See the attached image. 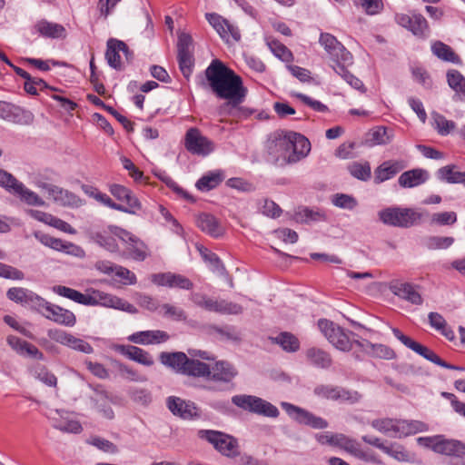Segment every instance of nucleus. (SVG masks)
Instances as JSON below:
<instances>
[{"instance_id":"1","label":"nucleus","mask_w":465,"mask_h":465,"mask_svg":"<svg viewBox=\"0 0 465 465\" xmlns=\"http://www.w3.org/2000/svg\"><path fill=\"white\" fill-rule=\"evenodd\" d=\"M204 74L205 79L200 83L203 87L207 84L217 97L228 100V105L235 107L242 103L246 89L242 78L220 60H213Z\"/></svg>"},{"instance_id":"2","label":"nucleus","mask_w":465,"mask_h":465,"mask_svg":"<svg viewBox=\"0 0 465 465\" xmlns=\"http://www.w3.org/2000/svg\"><path fill=\"white\" fill-rule=\"evenodd\" d=\"M427 215L426 211L401 207H389L379 212V218L384 224L401 228L414 226Z\"/></svg>"},{"instance_id":"3","label":"nucleus","mask_w":465,"mask_h":465,"mask_svg":"<svg viewBox=\"0 0 465 465\" xmlns=\"http://www.w3.org/2000/svg\"><path fill=\"white\" fill-rule=\"evenodd\" d=\"M189 300L196 307L223 315H238L243 312V308L238 303L226 300H215L198 292H191Z\"/></svg>"},{"instance_id":"4","label":"nucleus","mask_w":465,"mask_h":465,"mask_svg":"<svg viewBox=\"0 0 465 465\" xmlns=\"http://www.w3.org/2000/svg\"><path fill=\"white\" fill-rule=\"evenodd\" d=\"M0 186L8 193L16 195L20 200L28 205L45 206V202L35 192L25 187L12 173L0 169Z\"/></svg>"},{"instance_id":"5","label":"nucleus","mask_w":465,"mask_h":465,"mask_svg":"<svg viewBox=\"0 0 465 465\" xmlns=\"http://www.w3.org/2000/svg\"><path fill=\"white\" fill-rule=\"evenodd\" d=\"M420 441L425 440L430 442L431 449L440 454L454 456L450 465H465V460L460 457L465 456V444L454 440H443L440 438H420Z\"/></svg>"},{"instance_id":"6","label":"nucleus","mask_w":465,"mask_h":465,"mask_svg":"<svg viewBox=\"0 0 465 465\" xmlns=\"http://www.w3.org/2000/svg\"><path fill=\"white\" fill-rule=\"evenodd\" d=\"M392 333L402 344L424 359L449 370H463L461 367L450 364L441 360L433 351L403 334L399 329L393 328Z\"/></svg>"},{"instance_id":"7","label":"nucleus","mask_w":465,"mask_h":465,"mask_svg":"<svg viewBox=\"0 0 465 465\" xmlns=\"http://www.w3.org/2000/svg\"><path fill=\"white\" fill-rule=\"evenodd\" d=\"M200 437L208 440L224 456L236 457L240 454L238 441L232 436L218 430H201Z\"/></svg>"},{"instance_id":"8","label":"nucleus","mask_w":465,"mask_h":465,"mask_svg":"<svg viewBox=\"0 0 465 465\" xmlns=\"http://www.w3.org/2000/svg\"><path fill=\"white\" fill-rule=\"evenodd\" d=\"M318 327L326 339L337 350L349 351L352 349V342L344 329L326 319L318 322Z\"/></svg>"},{"instance_id":"9","label":"nucleus","mask_w":465,"mask_h":465,"mask_svg":"<svg viewBox=\"0 0 465 465\" xmlns=\"http://www.w3.org/2000/svg\"><path fill=\"white\" fill-rule=\"evenodd\" d=\"M114 232L117 234V238L125 244L130 258L134 261L143 262L150 256L148 246L141 239L122 228H115Z\"/></svg>"},{"instance_id":"10","label":"nucleus","mask_w":465,"mask_h":465,"mask_svg":"<svg viewBox=\"0 0 465 465\" xmlns=\"http://www.w3.org/2000/svg\"><path fill=\"white\" fill-rule=\"evenodd\" d=\"M319 43L325 49L335 64L338 63L352 64L351 54L334 35L329 33H322L320 35Z\"/></svg>"},{"instance_id":"11","label":"nucleus","mask_w":465,"mask_h":465,"mask_svg":"<svg viewBox=\"0 0 465 465\" xmlns=\"http://www.w3.org/2000/svg\"><path fill=\"white\" fill-rule=\"evenodd\" d=\"M184 146L191 153L202 156H206L214 150L213 143L194 127L187 130L184 137Z\"/></svg>"},{"instance_id":"12","label":"nucleus","mask_w":465,"mask_h":465,"mask_svg":"<svg viewBox=\"0 0 465 465\" xmlns=\"http://www.w3.org/2000/svg\"><path fill=\"white\" fill-rule=\"evenodd\" d=\"M281 406L292 419L301 424L313 429H325L328 427V422L324 419L315 416L301 407L284 401L281 403Z\"/></svg>"},{"instance_id":"13","label":"nucleus","mask_w":465,"mask_h":465,"mask_svg":"<svg viewBox=\"0 0 465 465\" xmlns=\"http://www.w3.org/2000/svg\"><path fill=\"white\" fill-rule=\"evenodd\" d=\"M35 237L43 245L51 248L54 251L61 252L74 257L83 258L85 255L84 249L71 242L63 241L59 238H54L47 233L35 232Z\"/></svg>"},{"instance_id":"14","label":"nucleus","mask_w":465,"mask_h":465,"mask_svg":"<svg viewBox=\"0 0 465 465\" xmlns=\"http://www.w3.org/2000/svg\"><path fill=\"white\" fill-rule=\"evenodd\" d=\"M290 136L291 132L283 135L274 134L268 140L267 150L275 162L289 163V156L292 154Z\"/></svg>"},{"instance_id":"15","label":"nucleus","mask_w":465,"mask_h":465,"mask_svg":"<svg viewBox=\"0 0 465 465\" xmlns=\"http://www.w3.org/2000/svg\"><path fill=\"white\" fill-rule=\"evenodd\" d=\"M48 337L64 346H67L73 350L90 354L94 351L93 347L87 341L83 339L77 338L73 334L61 330V329H50L47 331Z\"/></svg>"},{"instance_id":"16","label":"nucleus","mask_w":465,"mask_h":465,"mask_svg":"<svg viewBox=\"0 0 465 465\" xmlns=\"http://www.w3.org/2000/svg\"><path fill=\"white\" fill-rule=\"evenodd\" d=\"M89 298L94 302L93 303H86V305H102L104 307L114 308L127 312L129 313H136L137 309L128 302L127 301L119 298L115 295L109 294L101 291H94Z\"/></svg>"},{"instance_id":"17","label":"nucleus","mask_w":465,"mask_h":465,"mask_svg":"<svg viewBox=\"0 0 465 465\" xmlns=\"http://www.w3.org/2000/svg\"><path fill=\"white\" fill-rule=\"evenodd\" d=\"M39 309L44 310L42 313L46 319L53 321L57 324L66 327H74L76 323V317L74 312L58 305L52 304L45 299L44 303L41 304Z\"/></svg>"},{"instance_id":"18","label":"nucleus","mask_w":465,"mask_h":465,"mask_svg":"<svg viewBox=\"0 0 465 465\" xmlns=\"http://www.w3.org/2000/svg\"><path fill=\"white\" fill-rule=\"evenodd\" d=\"M395 19L400 25L409 29L414 35L420 38L429 36L430 28L427 20L421 15L397 14Z\"/></svg>"},{"instance_id":"19","label":"nucleus","mask_w":465,"mask_h":465,"mask_svg":"<svg viewBox=\"0 0 465 465\" xmlns=\"http://www.w3.org/2000/svg\"><path fill=\"white\" fill-rule=\"evenodd\" d=\"M0 118L18 124H30L34 121L33 114L11 103L0 101Z\"/></svg>"},{"instance_id":"20","label":"nucleus","mask_w":465,"mask_h":465,"mask_svg":"<svg viewBox=\"0 0 465 465\" xmlns=\"http://www.w3.org/2000/svg\"><path fill=\"white\" fill-rule=\"evenodd\" d=\"M121 54L125 56L127 62H129L133 57V54L130 52L124 42L114 38L109 39L107 41L105 58L108 64L116 70H120L122 68L123 63Z\"/></svg>"},{"instance_id":"21","label":"nucleus","mask_w":465,"mask_h":465,"mask_svg":"<svg viewBox=\"0 0 465 465\" xmlns=\"http://www.w3.org/2000/svg\"><path fill=\"white\" fill-rule=\"evenodd\" d=\"M314 394L322 399L355 402L359 400L357 392H351L341 387L320 384L313 390Z\"/></svg>"},{"instance_id":"22","label":"nucleus","mask_w":465,"mask_h":465,"mask_svg":"<svg viewBox=\"0 0 465 465\" xmlns=\"http://www.w3.org/2000/svg\"><path fill=\"white\" fill-rule=\"evenodd\" d=\"M151 281L158 286H163L168 288H178L181 290H191L193 287V282L178 273L173 272H160L153 273L151 275Z\"/></svg>"},{"instance_id":"23","label":"nucleus","mask_w":465,"mask_h":465,"mask_svg":"<svg viewBox=\"0 0 465 465\" xmlns=\"http://www.w3.org/2000/svg\"><path fill=\"white\" fill-rule=\"evenodd\" d=\"M166 406L174 416L183 420H191L199 416L198 408L193 402L176 396L168 397Z\"/></svg>"},{"instance_id":"24","label":"nucleus","mask_w":465,"mask_h":465,"mask_svg":"<svg viewBox=\"0 0 465 465\" xmlns=\"http://www.w3.org/2000/svg\"><path fill=\"white\" fill-rule=\"evenodd\" d=\"M205 16L209 24L222 38L228 40L231 36L235 41L240 40L241 34L239 29L228 20L215 13H208Z\"/></svg>"},{"instance_id":"25","label":"nucleus","mask_w":465,"mask_h":465,"mask_svg":"<svg viewBox=\"0 0 465 465\" xmlns=\"http://www.w3.org/2000/svg\"><path fill=\"white\" fill-rule=\"evenodd\" d=\"M238 375L235 366L227 361H218L210 367L209 380L223 384L231 383Z\"/></svg>"},{"instance_id":"26","label":"nucleus","mask_w":465,"mask_h":465,"mask_svg":"<svg viewBox=\"0 0 465 465\" xmlns=\"http://www.w3.org/2000/svg\"><path fill=\"white\" fill-rule=\"evenodd\" d=\"M390 291L401 299H403L411 304L421 305L423 299L417 290V286L409 283L394 281L390 283Z\"/></svg>"},{"instance_id":"27","label":"nucleus","mask_w":465,"mask_h":465,"mask_svg":"<svg viewBox=\"0 0 465 465\" xmlns=\"http://www.w3.org/2000/svg\"><path fill=\"white\" fill-rule=\"evenodd\" d=\"M6 296L9 300L20 303L22 305H27L33 308H38L41 304L44 303V299L30 290L21 288V287H13L10 288Z\"/></svg>"},{"instance_id":"28","label":"nucleus","mask_w":465,"mask_h":465,"mask_svg":"<svg viewBox=\"0 0 465 465\" xmlns=\"http://www.w3.org/2000/svg\"><path fill=\"white\" fill-rule=\"evenodd\" d=\"M292 154L289 156V163H295L307 156L311 150L309 140L302 134L291 132Z\"/></svg>"},{"instance_id":"29","label":"nucleus","mask_w":465,"mask_h":465,"mask_svg":"<svg viewBox=\"0 0 465 465\" xmlns=\"http://www.w3.org/2000/svg\"><path fill=\"white\" fill-rule=\"evenodd\" d=\"M168 340L169 334L161 330L137 331L128 337L129 341L142 345L159 344Z\"/></svg>"},{"instance_id":"30","label":"nucleus","mask_w":465,"mask_h":465,"mask_svg":"<svg viewBox=\"0 0 465 465\" xmlns=\"http://www.w3.org/2000/svg\"><path fill=\"white\" fill-rule=\"evenodd\" d=\"M197 227L204 233L218 238L224 233V228L220 221L210 213H201L196 218Z\"/></svg>"},{"instance_id":"31","label":"nucleus","mask_w":465,"mask_h":465,"mask_svg":"<svg viewBox=\"0 0 465 465\" xmlns=\"http://www.w3.org/2000/svg\"><path fill=\"white\" fill-rule=\"evenodd\" d=\"M114 350L128 359L144 366H152L154 362L149 352L134 345H115Z\"/></svg>"},{"instance_id":"32","label":"nucleus","mask_w":465,"mask_h":465,"mask_svg":"<svg viewBox=\"0 0 465 465\" xmlns=\"http://www.w3.org/2000/svg\"><path fill=\"white\" fill-rule=\"evenodd\" d=\"M429 172L421 169L415 168L403 172L398 179V183L402 188H413L423 184L429 180Z\"/></svg>"},{"instance_id":"33","label":"nucleus","mask_w":465,"mask_h":465,"mask_svg":"<svg viewBox=\"0 0 465 465\" xmlns=\"http://www.w3.org/2000/svg\"><path fill=\"white\" fill-rule=\"evenodd\" d=\"M305 358L311 365L319 369H328L332 364V359L330 353L317 347L307 349L305 351Z\"/></svg>"},{"instance_id":"34","label":"nucleus","mask_w":465,"mask_h":465,"mask_svg":"<svg viewBox=\"0 0 465 465\" xmlns=\"http://www.w3.org/2000/svg\"><path fill=\"white\" fill-rule=\"evenodd\" d=\"M162 364L171 368L175 372L183 374L185 369L188 357L184 352H162L159 356Z\"/></svg>"},{"instance_id":"35","label":"nucleus","mask_w":465,"mask_h":465,"mask_svg":"<svg viewBox=\"0 0 465 465\" xmlns=\"http://www.w3.org/2000/svg\"><path fill=\"white\" fill-rule=\"evenodd\" d=\"M115 228L117 227L110 226L108 230L92 233L93 241L111 252H117L118 244L116 242L117 234L114 232Z\"/></svg>"},{"instance_id":"36","label":"nucleus","mask_w":465,"mask_h":465,"mask_svg":"<svg viewBox=\"0 0 465 465\" xmlns=\"http://www.w3.org/2000/svg\"><path fill=\"white\" fill-rule=\"evenodd\" d=\"M404 168V165L398 161H386L382 163L374 172V182L376 183H383Z\"/></svg>"},{"instance_id":"37","label":"nucleus","mask_w":465,"mask_h":465,"mask_svg":"<svg viewBox=\"0 0 465 465\" xmlns=\"http://www.w3.org/2000/svg\"><path fill=\"white\" fill-rule=\"evenodd\" d=\"M55 413L59 415V417H51L52 426L63 432L67 433H81L83 430V427L81 423L76 420H70L63 416L64 411H60L58 410L55 411Z\"/></svg>"},{"instance_id":"38","label":"nucleus","mask_w":465,"mask_h":465,"mask_svg":"<svg viewBox=\"0 0 465 465\" xmlns=\"http://www.w3.org/2000/svg\"><path fill=\"white\" fill-rule=\"evenodd\" d=\"M427 425L420 420H397L396 436L405 437L427 430Z\"/></svg>"},{"instance_id":"39","label":"nucleus","mask_w":465,"mask_h":465,"mask_svg":"<svg viewBox=\"0 0 465 465\" xmlns=\"http://www.w3.org/2000/svg\"><path fill=\"white\" fill-rule=\"evenodd\" d=\"M456 165L450 164L440 168L437 173V178L448 183H462L465 185V171L456 170Z\"/></svg>"},{"instance_id":"40","label":"nucleus","mask_w":465,"mask_h":465,"mask_svg":"<svg viewBox=\"0 0 465 465\" xmlns=\"http://www.w3.org/2000/svg\"><path fill=\"white\" fill-rule=\"evenodd\" d=\"M35 30L43 36L60 38L65 36V29L62 25L41 20L35 25Z\"/></svg>"},{"instance_id":"41","label":"nucleus","mask_w":465,"mask_h":465,"mask_svg":"<svg viewBox=\"0 0 465 465\" xmlns=\"http://www.w3.org/2000/svg\"><path fill=\"white\" fill-rule=\"evenodd\" d=\"M431 52L440 60L453 64L460 63L459 55L455 54L450 46L441 41H435L431 44Z\"/></svg>"},{"instance_id":"42","label":"nucleus","mask_w":465,"mask_h":465,"mask_svg":"<svg viewBox=\"0 0 465 465\" xmlns=\"http://www.w3.org/2000/svg\"><path fill=\"white\" fill-rule=\"evenodd\" d=\"M111 402L112 399L107 391L104 390L95 391V408L105 419L108 420H112L114 417V411L110 406Z\"/></svg>"},{"instance_id":"43","label":"nucleus","mask_w":465,"mask_h":465,"mask_svg":"<svg viewBox=\"0 0 465 465\" xmlns=\"http://www.w3.org/2000/svg\"><path fill=\"white\" fill-rule=\"evenodd\" d=\"M447 81L449 86L455 91V96L459 100H465V77L455 69L449 70L447 73Z\"/></svg>"},{"instance_id":"44","label":"nucleus","mask_w":465,"mask_h":465,"mask_svg":"<svg viewBox=\"0 0 465 465\" xmlns=\"http://www.w3.org/2000/svg\"><path fill=\"white\" fill-rule=\"evenodd\" d=\"M183 375L209 380L210 366L199 360L189 359L186 362Z\"/></svg>"},{"instance_id":"45","label":"nucleus","mask_w":465,"mask_h":465,"mask_svg":"<svg viewBox=\"0 0 465 465\" xmlns=\"http://www.w3.org/2000/svg\"><path fill=\"white\" fill-rule=\"evenodd\" d=\"M343 450L361 460L367 462H379L374 453L363 450L361 444L354 439L350 438Z\"/></svg>"},{"instance_id":"46","label":"nucleus","mask_w":465,"mask_h":465,"mask_svg":"<svg viewBox=\"0 0 465 465\" xmlns=\"http://www.w3.org/2000/svg\"><path fill=\"white\" fill-rule=\"evenodd\" d=\"M53 290L58 295L70 299L79 304L86 305V303L94 302L91 298H89V294H84L74 289L66 286L56 285L54 286Z\"/></svg>"},{"instance_id":"47","label":"nucleus","mask_w":465,"mask_h":465,"mask_svg":"<svg viewBox=\"0 0 465 465\" xmlns=\"http://www.w3.org/2000/svg\"><path fill=\"white\" fill-rule=\"evenodd\" d=\"M111 364L117 375L124 379L129 380L131 381H143L145 380L144 378H142L136 371L121 362L120 361L114 360L112 361Z\"/></svg>"},{"instance_id":"48","label":"nucleus","mask_w":465,"mask_h":465,"mask_svg":"<svg viewBox=\"0 0 465 465\" xmlns=\"http://www.w3.org/2000/svg\"><path fill=\"white\" fill-rule=\"evenodd\" d=\"M428 319L430 325L433 329L440 331V333L447 339L452 340L454 338L453 331L447 327V322L441 314L438 312H430Z\"/></svg>"},{"instance_id":"49","label":"nucleus","mask_w":465,"mask_h":465,"mask_svg":"<svg viewBox=\"0 0 465 465\" xmlns=\"http://www.w3.org/2000/svg\"><path fill=\"white\" fill-rule=\"evenodd\" d=\"M431 118L433 127L440 135H448L456 127V124L453 121L446 119L445 116L439 113L433 112Z\"/></svg>"},{"instance_id":"50","label":"nucleus","mask_w":465,"mask_h":465,"mask_svg":"<svg viewBox=\"0 0 465 465\" xmlns=\"http://www.w3.org/2000/svg\"><path fill=\"white\" fill-rule=\"evenodd\" d=\"M159 314L176 322H183L187 319L186 312L183 308L171 303H163L160 307Z\"/></svg>"},{"instance_id":"51","label":"nucleus","mask_w":465,"mask_h":465,"mask_svg":"<svg viewBox=\"0 0 465 465\" xmlns=\"http://www.w3.org/2000/svg\"><path fill=\"white\" fill-rule=\"evenodd\" d=\"M372 428L390 437L396 436L397 420L389 418L376 419L371 422Z\"/></svg>"},{"instance_id":"52","label":"nucleus","mask_w":465,"mask_h":465,"mask_svg":"<svg viewBox=\"0 0 465 465\" xmlns=\"http://www.w3.org/2000/svg\"><path fill=\"white\" fill-rule=\"evenodd\" d=\"M272 341L289 352H294L300 347L298 339L289 332H282L277 337L273 338Z\"/></svg>"},{"instance_id":"53","label":"nucleus","mask_w":465,"mask_h":465,"mask_svg":"<svg viewBox=\"0 0 465 465\" xmlns=\"http://www.w3.org/2000/svg\"><path fill=\"white\" fill-rule=\"evenodd\" d=\"M223 181V175L221 173H211L203 175L196 183V187L200 191L207 192L217 187Z\"/></svg>"},{"instance_id":"54","label":"nucleus","mask_w":465,"mask_h":465,"mask_svg":"<svg viewBox=\"0 0 465 465\" xmlns=\"http://www.w3.org/2000/svg\"><path fill=\"white\" fill-rule=\"evenodd\" d=\"M258 398L259 397L253 396V395L239 394V395H234L232 398V402L235 406H237L244 411L254 413L255 409H256L255 408L256 403L260 402V401H258Z\"/></svg>"},{"instance_id":"55","label":"nucleus","mask_w":465,"mask_h":465,"mask_svg":"<svg viewBox=\"0 0 465 465\" xmlns=\"http://www.w3.org/2000/svg\"><path fill=\"white\" fill-rule=\"evenodd\" d=\"M455 240L450 236H430L425 241L429 250L448 249L454 243Z\"/></svg>"},{"instance_id":"56","label":"nucleus","mask_w":465,"mask_h":465,"mask_svg":"<svg viewBox=\"0 0 465 465\" xmlns=\"http://www.w3.org/2000/svg\"><path fill=\"white\" fill-rule=\"evenodd\" d=\"M55 203L62 206L79 207L82 200L74 193L61 188Z\"/></svg>"},{"instance_id":"57","label":"nucleus","mask_w":465,"mask_h":465,"mask_svg":"<svg viewBox=\"0 0 465 465\" xmlns=\"http://www.w3.org/2000/svg\"><path fill=\"white\" fill-rule=\"evenodd\" d=\"M349 173L355 178L367 181L371 178V170L369 163H352L348 167Z\"/></svg>"},{"instance_id":"58","label":"nucleus","mask_w":465,"mask_h":465,"mask_svg":"<svg viewBox=\"0 0 465 465\" xmlns=\"http://www.w3.org/2000/svg\"><path fill=\"white\" fill-rule=\"evenodd\" d=\"M87 443L96 447L98 450L105 453L116 454L119 451L114 443L101 437H91L87 440Z\"/></svg>"},{"instance_id":"59","label":"nucleus","mask_w":465,"mask_h":465,"mask_svg":"<svg viewBox=\"0 0 465 465\" xmlns=\"http://www.w3.org/2000/svg\"><path fill=\"white\" fill-rule=\"evenodd\" d=\"M177 59L179 63V68L185 78H188L193 67V56L192 54V51L183 52L177 54Z\"/></svg>"},{"instance_id":"60","label":"nucleus","mask_w":465,"mask_h":465,"mask_svg":"<svg viewBox=\"0 0 465 465\" xmlns=\"http://www.w3.org/2000/svg\"><path fill=\"white\" fill-rule=\"evenodd\" d=\"M258 401L260 402L256 403L255 414L270 418H277L279 416L280 412L276 406L260 397Z\"/></svg>"},{"instance_id":"61","label":"nucleus","mask_w":465,"mask_h":465,"mask_svg":"<svg viewBox=\"0 0 465 465\" xmlns=\"http://www.w3.org/2000/svg\"><path fill=\"white\" fill-rule=\"evenodd\" d=\"M24 88L27 94L36 95L38 90L50 89L45 80L30 76L28 80L25 81ZM53 90V88H51Z\"/></svg>"},{"instance_id":"62","label":"nucleus","mask_w":465,"mask_h":465,"mask_svg":"<svg viewBox=\"0 0 465 465\" xmlns=\"http://www.w3.org/2000/svg\"><path fill=\"white\" fill-rule=\"evenodd\" d=\"M367 346H368V348H371V351H370L369 355L371 357L386 359V360H391V359L395 358L394 351L386 345L372 343V345L367 344Z\"/></svg>"},{"instance_id":"63","label":"nucleus","mask_w":465,"mask_h":465,"mask_svg":"<svg viewBox=\"0 0 465 465\" xmlns=\"http://www.w3.org/2000/svg\"><path fill=\"white\" fill-rule=\"evenodd\" d=\"M331 202L335 206L347 210H352L357 206L356 199L351 195L344 193L333 195Z\"/></svg>"},{"instance_id":"64","label":"nucleus","mask_w":465,"mask_h":465,"mask_svg":"<svg viewBox=\"0 0 465 465\" xmlns=\"http://www.w3.org/2000/svg\"><path fill=\"white\" fill-rule=\"evenodd\" d=\"M371 134V141L374 144H387L392 139L391 131L385 127H377Z\"/></svg>"}]
</instances>
